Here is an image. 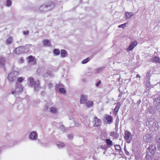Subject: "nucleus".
<instances>
[{
	"instance_id": "5701e85b",
	"label": "nucleus",
	"mask_w": 160,
	"mask_h": 160,
	"mask_svg": "<svg viewBox=\"0 0 160 160\" xmlns=\"http://www.w3.org/2000/svg\"><path fill=\"white\" fill-rule=\"evenodd\" d=\"M148 111L150 113L152 114L154 113V110L152 107L148 108Z\"/></svg>"
},
{
	"instance_id": "a19ab883",
	"label": "nucleus",
	"mask_w": 160,
	"mask_h": 160,
	"mask_svg": "<svg viewBox=\"0 0 160 160\" xmlns=\"http://www.w3.org/2000/svg\"><path fill=\"white\" fill-rule=\"evenodd\" d=\"M37 82L38 83V84H37V87H38L39 86L40 84H39V81L38 80Z\"/></svg>"
},
{
	"instance_id": "1a4fd4ad",
	"label": "nucleus",
	"mask_w": 160,
	"mask_h": 160,
	"mask_svg": "<svg viewBox=\"0 0 160 160\" xmlns=\"http://www.w3.org/2000/svg\"><path fill=\"white\" fill-rule=\"evenodd\" d=\"M87 97L83 95H82L81 97L80 102L82 104L84 103L87 101Z\"/></svg>"
},
{
	"instance_id": "dca6fc26",
	"label": "nucleus",
	"mask_w": 160,
	"mask_h": 160,
	"mask_svg": "<svg viewBox=\"0 0 160 160\" xmlns=\"http://www.w3.org/2000/svg\"><path fill=\"white\" fill-rule=\"evenodd\" d=\"M126 15V19H128L131 16H133V14L131 12H125Z\"/></svg>"
},
{
	"instance_id": "cd10ccee",
	"label": "nucleus",
	"mask_w": 160,
	"mask_h": 160,
	"mask_svg": "<svg viewBox=\"0 0 160 160\" xmlns=\"http://www.w3.org/2000/svg\"><path fill=\"white\" fill-rule=\"evenodd\" d=\"M50 111L51 112L53 113H55L57 112L56 109L53 107L51 108L50 109Z\"/></svg>"
},
{
	"instance_id": "f8f14e48",
	"label": "nucleus",
	"mask_w": 160,
	"mask_h": 160,
	"mask_svg": "<svg viewBox=\"0 0 160 160\" xmlns=\"http://www.w3.org/2000/svg\"><path fill=\"white\" fill-rule=\"evenodd\" d=\"M29 80L30 81V84L31 85H34L35 89L36 90H37V86L35 84V82H34V79L32 78H29Z\"/></svg>"
},
{
	"instance_id": "bb28decb",
	"label": "nucleus",
	"mask_w": 160,
	"mask_h": 160,
	"mask_svg": "<svg viewBox=\"0 0 160 160\" xmlns=\"http://www.w3.org/2000/svg\"><path fill=\"white\" fill-rule=\"evenodd\" d=\"M89 58H88L83 60L82 62V64H85L89 62Z\"/></svg>"
},
{
	"instance_id": "a211bd4d",
	"label": "nucleus",
	"mask_w": 160,
	"mask_h": 160,
	"mask_svg": "<svg viewBox=\"0 0 160 160\" xmlns=\"http://www.w3.org/2000/svg\"><path fill=\"white\" fill-rule=\"evenodd\" d=\"M93 104V102L91 101H88L86 103V105L87 107L88 108H90L92 107Z\"/></svg>"
},
{
	"instance_id": "f257e3e1",
	"label": "nucleus",
	"mask_w": 160,
	"mask_h": 160,
	"mask_svg": "<svg viewBox=\"0 0 160 160\" xmlns=\"http://www.w3.org/2000/svg\"><path fill=\"white\" fill-rule=\"evenodd\" d=\"M156 147L155 145L151 144L149 146L146 152V158L148 159L153 158L155 154Z\"/></svg>"
},
{
	"instance_id": "393cba45",
	"label": "nucleus",
	"mask_w": 160,
	"mask_h": 160,
	"mask_svg": "<svg viewBox=\"0 0 160 160\" xmlns=\"http://www.w3.org/2000/svg\"><path fill=\"white\" fill-rule=\"evenodd\" d=\"M12 41V38L11 37H9L7 40L6 43L8 44H11Z\"/></svg>"
},
{
	"instance_id": "7c9ffc66",
	"label": "nucleus",
	"mask_w": 160,
	"mask_h": 160,
	"mask_svg": "<svg viewBox=\"0 0 160 160\" xmlns=\"http://www.w3.org/2000/svg\"><path fill=\"white\" fill-rule=\"evenodd\" d=\"M111 134L114 137H117L118 135L117 133L116 132H111Z\"/></svg>"
},
{
	"instance_id": "72a5a7b5",
	"label": "nucleus",
	"mask_w": 160,
	"mask_h": 160,
	"mask_svg": "<svg viewBox=\"0 0 160 160\" xmlns=\"http://www.w3.org/2000/svg\"><path fill=\"white\" fill-rule=\"evenodd\" d=\"M23 78L22 77H20L18 78L17 81L19 82H21L23 81Z\"/></svg>"
},
{
	"instance_id": "7ed1b4c3",
	"label": "nucleus",
	"mask_w": 160,
	"mask_h": 160,
	"mask_svg": "<svg viewBox=\"0 0 160 160\" xmlns=\"http://www.w3.org/2000/svg\"><path fill=\"white\" fill-rule=\"evenodd\" d=\"M92 122L93 123V126L95 127L100 126L102 123L101 120L98 118L96 116L94 117Z\"/></svg>"
},
{
	"instance_id": "6ab92c4d",
	"label": "nucleus",
	"mask_w": 160,
	"mask_h": 160,
	"mask_svg": "<svg viewBox=\"0 0 160 160\" xmlns=\"http://www.w3.org/2000/svg\"><path fill=\"white\" fill-rule=\"evenodd\" d=\"M28 60L29 62H31L34 61L35 58L32 56L30 55L28 57Z\"/></svg>"
},
{
	"instance_id": "6e6552de",
	"label": "nucleus",
	"mask_w": 160,
	"mask_h": 160,
	"mask_svg": "<svg viewBox=\"0 0 160 160\" xmlns=\"http://www.w3.org/2000/svg\"><path fill=\"white\" fill-rule=\"evenodd\" d=\"M121 104L120 102H118L116 106L113 111V113L115 115H116L120 109L121 106Z\"/></svg>"
},
{
	"instance_id": "4c0bfd02",
	"label": "nucleus",
	"mask_w": 160,
	"mask_h": 160,
	"mask_svg": "<svg viewBox=\"0 0 160 160\" xmlns=\"http://www.w3.org/2000/svg\"><path fill=\"white\" fill-rule=\"evenodd\" d=\"M152 121V119H149V120H148L147 122L146 123H148V124H149V123H150V122H151Z\"/></svg>"
},
{
	"instance_id": "f3484780",
	"label": "nucleus",
	"mask_w": 160,
	"mask_h": 160,
	"mask_svg": "<svg viewBox=\"0 0 160 160\" xmlns=\"http://www.w3.org/2000/svg\"><path fill=\"white\" fill-rule=\"evenodd\" d=\"M57 145L59 148H61L63 147L65 145L62 142H58L57 143Z\"/></svg>"
},
{
	"instance_id": "4468645a",
	"label": "nucleus",
	"mask_w": 160,
	"mask_h": 160,
	"mask_svg": "<svg viewBox=\"0 0 160 160\" xmlns=\"http://www.w3.org/2000/svg\"><path fill=\"white\" fill-rule=\"evenodd\" d=\"M43 43L44 46H50L51 44L49 41L47 39L44 40L43 41Z\"/></svg>"
},
{
	"instance_id": "9d476101",
	"label": "nucleus",
	"mask_w": 160,
	"mask_h": 160,
	"mask_svg": "<svg viewBox=\"0 0 160 160\" xmlns=\"http://www.w3.org/2000/svg\"><path fill=\"white\" fill-rule=\"evenodd\" d=\"M23 87L21 84L16 85L15 87V90H17V92H21L23 91Z\"/></svg>"
},
{
	"instance_id": "39448f33",
	"label": "nucleus",
	"mask_w": 160,
	"mask_h": 160,
	"mask_svg": "<svg viewBox=\"0 0 160 160\" xmlns=\"http://www.w3.org/2000/svg\"><path fill=\"white\" fill-rule=\"evenodd\" d=\"M138 44L137 42L136 41H134L131 42L129 47L127 48L126 51L127 52H129L132 50Z\"/></svg>"
},
{
	"instance_id": "4be33fe9",
	"label": "nucleus",
	"mask_w": 160,
	"mask_h": 160,
	"mask_svg": "<svg viewBox=\"0 0 160 160\" xmlns=\"http://www.w3.org/2000/svg\"><path fill=\"white\" fill-rule=\"evenodd\" d=\"M53 52L54 54L55 55H58L60 53V51L58 49H55Z\"/></svg>"
},
{
	"instance_id": "49530a36",
	"label": "nucleus",
	"mask_w": 160,
	"mask_h": 160,
	"mask_svg": "<svg viewBox=\"0 0 160 160\" xmlns=\"http://www.w3.org/2000/svg\"><path fill=\"white\" fill-rule=\"evenodd\" d=\"M120 95V94H119V97Z\"/></svg>"
},
{
	"instance_id": "b1692460",
	"label": "nucleus",
	"mask_w": 160,
	"mask_h": 160,
	"mask_svg": "<svg viewBox=\"0 0 160 160\" xmlns=\"http://www.w3.org/2000/svg\"><path fill=\"white\" fill-rule=\"evenodd\" d=\"M106 142L107 145H112V141L109 139H106Z\"/></svg>"
},
{
	"instance_id": "f03ea898",
	"label": "nucleus",
	"mask_w": 160,
	"mask_h": 160,
	"mask_svg": "<svg viewBox=\"0 0 160 160\" xmlns=\"http://www.w3.org/2000/svg\"><path fill=\"white\" fill-rule=\"evenodd\" d=\"M153 135L151 134L147 133L143 137V140L146 143L150 142L153 139Z\"/></svg>"
},
{
	"instance_id": "ea45409f",
	"label": "nucleus",
	"mask_w": 160,
	"mask_h": 160,
	"mask_svg": "<svg viewBox=\"0 0 160 160\" xmlns=\"http://www.w3.org/2000/svg\"><path fill=\"white\" fill-rule=\"evenodd\" d=\"M21 63H22L24 62V60L23 58H21L20 59Z\"/></svg>"
},
{
	"instance_id": "473e14b6",
	"label": "nucleus",
	"mask_w": 160,
	"mask_h": 160,
	"mask_svg": "<svg viewBox=\"0 0 160 160\" xmlns=\"http://www.w3.org/2000/svg\"><path fill=\"white\" fill-rule=\"evenodd\" d=\"M20 49V47L17 48H16L15 50V52L17 54H19L20 52H19Z\"/></svg>"
},
{
	"instance_id": "20e7f679",
	"label": "nucleus",
	"mask_w": 160,
	"mask_h": 160,
	"mask_svg": "<svg viewBox=\"0 0 160 160\" xmlns=\"http://www.w3.org/2000/svg\"><path fill=\"white\" fill-rule=\"evenodd\" d=\"M154 105L157 110L160 109V97H158L155 98L154 102Z\"/></svg>"
},
{
	"instance_id": "0eeeda50",
	"label": "nucleus",
	"mask_w": 160,
	"mask_h": 160,
	"mask_svg": "<svg viewBox=\"0 0 160 160\" xmlns=\"http://www.w3.org/2000/svg\"><path fill=\"white\" fill-rule=\"evenodd\" d=\"M132 134L128 131H126L125 132L124 138L126 140L132 137Z\"/></svg>"
},
{
	"instance_id": "c9c22d12",
	"label": "nucleus",
	"mask_w": 160,
	"mask_h": 160,
	"mask_svg": "<svg viewBox=\"0 0 160 160\" xmlns=\"http://www.w3.org/2000/svg\"><path fill=\"white\" fill-rule=\"evenodd\" d=\"M101 82L100 81H99L96 84V86L98 87L99 85L101 84Z\"/></svg>"
},
{
	"instance_id": "ddd939ff",
	"label": "nucleus",
	"mask_w": 160,
	"mask_h": 160,
	"mask_svg": "<svg viewBox=\"0 0 160 160\" xmlns=\"http://www.w3.org/2000/svg\"><path fill=\"white\" fill-rule=\"evenodd\" d=\"M30 138L32 139H35L37 138V134L35 132H33L30 135Z\"/></svg>"
},
{
	"instance_id": "c756f323",
	"label": "nucleus",
	"mask_w": 160,
	"mask_h": 160,
	"mask_svg": "<svg viewBox=\"0 0 160 160\" xmlns=\"http://www.w3.org/2000/svg\"><path fill=\"white\" fill-rule=\"evenodd\" d=\"M127 24V23H125L123 24L119 25V26H118V27L119 28H124L126 26V25Z\"/></svg>"
},
{
	"instance_id": "aec40b11",
	"label": "nucleus",
	"mask_w": 160,
	"mask_h": 160,
	"mask_svg": "<svg viewBox=\"0 0 160 160\" xmlns=\"http://www.w3.org/2000/svg\"><path fill=\"white\" fill-rule=\"evenodd\" d=\"M67 55V53L66 51L64 50H62L61 51V56L62 57H65Z\"/></svg>"
},
{
	"instance_id": "a18cd8bd",
	"label": "nucleus",
	"mask_w": 160,
	"mask_h": 160,
	"mask_svg": "<svg viewBox=\"0 0 160 160\" xmlns=\"http://www.w3.org/2000/svg\"><path fill=\"white\" fill-rule=\"evenodd\" d=\"M154 120H152V121H153V122H154Z\"/></svg>"
},
{
	"instance_id": "c85d7f7f",
	"label": "nucleus",
	"mask_w": 160,
	"mask_h": 160,
	"mask_svg": "<svg viewBox=\"0 0 160 160\" xmlns=\"http://www.w3.org/2000/svg\"><path fill=\"white\" fill-rule=\"evenodd\" d=\"M156 141L159 143H160V135L157 136L156 137Z\"/></svg>"
},
{
	"instance_id": "c03bdc74",
	"label": "nucleus",
	"mask_w": 160,
	"mask_h": 160,
	"mask_svg": "<svg viewBox=\"0 0 160 160\" xmlns=\"http://www.w3.org/2000/svg\"><path fill=\"white\" fill-rule=\"evenodd\" d=\"M158 147H159V148L160 149V143H159L158 145Z\"/></svg>"
},
{
	"instance_id": "e433bc0d",
	"label": "nucleus",
	"mask_w": 160,
	"mask_h": 160,
	"mask_svg": "<svg viewBox=\"0 0 160 160\" xmlns=\"http://www.w3.org/2000/svg\"><path fill=\"white\" fill-rule=\"evenodd\" d=\"M23 33L25 35L28 34L29 33V31H24L23 32Z\"/></svg>"
},
{
	"instance_id": "412c9836",
	"label": "nucleus",
	"mask_w": 160,
	"mask_h": 160,
	"mask_svg": "<svg viewBox=\"0 0 160 160\" xmlns=\"http://www.w3.org/2000/svg\"><path fill=\"white\" fill-rule=\"evenodd\" d=\"M5 60L4 58H0V65L2 66H4V63Z\"/></svg>"
},
{
	"instance_id": "2f4dec72",
	"label": "nucleus",
	"mask_w": 160,
	"mask_h": 160,
	"mask_svg": "<svg viewBox=\"0 0 160 160\" xmlns=\"http://www.w3.org/2000/svg\"><path fill=\"white\" fill-rule=\"evenodd\" d=\"M12 3V1L10 0H7V5L8 6H10Z\"/></svg>"
},
{
	"instance_id": "2eb2a0df",
	"label": "nucleus",
	"mask_w": 160,
	"mask_h": 160,
	"mask_svg": "<svg viewBox=\"0 0 160 160\" xmlns=\"http://www.w3.org/2000/svg\"><path fill=\"white\" fill-rule=\"evenodd\" d=\"M151 60L153 62L160 63V58L157 57H155L154 58H152Z\"/></svg>"
},
{
	"instance_id": "79ce46f5",
	"label": "nucleus",
	"mask_w": 160,
	"mask_h": 160,
	"mask_svg": "<svg viewBox=\"0 0 160 160\" xmlns=\"http://www.w3.org/2000/svg\"><path fill=\"white\" fill-rule=\"evenodd\" d=\"M16 93V91H12L11 93L12 94H15Z\"/></svg>"
},
{
	"instance_id": "58836bf2",
	"label": "nucleus",
	"mask_w": 160,
	"mask_h": 160,
	"mask_svg": "<svg viewBox=\"0 0 160 160\" xmlns=\"http://www.w3.org/2000/svg\"><path fill=\"white\" fill-rule=\"evenodd\" d=\"M68 137L69 138H70V139H72L73 137L72 135L71 134H69L68 135Z\"/></svg>"
},
{
	"instance_id": "a878e982",
	"label": "nucleus",
	"mask_w": 160,
	"mask_h": 160,
	"mask_svg": "<svg viewBox=\"0 0 160 160\" xmlns=\"http://www.w3.org/2000/svg\"><path fill=\"white\" fill-rule=\"evenodd\" d=\"M59 92L60 93L64 94L66 92V90L64 88H62L59 89Z\"/></svg>"
},
{
	"instance_id": "37998d69",
	"label": "nucleus",
	"mask_w": 160,
	"mask_h": 160,
	"mask_svg": "<svg viewBox=\"0 0 160 160\" xmlns=\"http://www.w3.org/2000/svg\"><path fill=\"white\" fill-rule=\"evenodd\" d=\"M136 77H137V78H138V77L139 78H141V77H140V76L139 75H138H138H136Z\"/></svg>"
},
{
	"instance_id": "9b49d317",
	"label": "nucleus",
	"mask_w": 160,
	"mask_h": 160,
	"mask_svg": "<svg viewBox=\"0 0 160 160\" xmlns=\"http://www.w3.org/2000/svg\"><path fill=\"white\" fill-rule=\"evenodd\" d=\"M105 119L107 121V122L109 124H111L112 122V117L109 115H108L106 116Z\"/></svg>"
},
{
	"instance_id": "423d86ee",
	"label": "nucleus",
	"mask_w": 160,
	"mask_h": 160,
	"mask_svg": "<svg viewBox=\"0 0 160 160\" xmlns=\"http://www.w3.org/2000/svg\"><path fill=\"white\" fill-rule=\"evenodd\" d=\"M16 78V76L13 72H12L8 75V78L10 82L13 81Z\"/></svg>"
},
{
	"instance_id": "f704fd0d",
	"label": "nucleus",
	"mask_w": 160,
	"mask_h": 160,
	"mask_svg": "<svg viewBox=\"0 0 160 160\" xmlns=\"http://www.w3.org/2000/svg\"><path fill=\"white\" fill-rule=\"evenodd\" d=\"M115 149L117 150H119L120 149V147L119 145H116L115 146Z\"/></svg>"
}]
</instances>
